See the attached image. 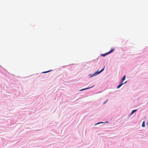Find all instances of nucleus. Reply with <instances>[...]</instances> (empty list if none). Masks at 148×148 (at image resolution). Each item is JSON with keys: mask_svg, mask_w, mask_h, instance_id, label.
Masks as SVG:
<instances>
[{"mask_svg": "<svg viewBox=\"0 0 148 148\" xmlns=\"http://www.w3.org/2000/svg\"><path fill=\"white\" fill-rule=\"evenodd\" d=\"M106 123H108V122H106Z\"/></svg>", "mask_w": 148, "mask_h": 148, "instance_id": "nucleus-13", "label": "nucleus"}, {"mask_svg": "<svg viewBox=\"0 0 148 148\" xmlns=\"http://www.w3.org/2000/svg\"><path fill=\"white\" fill-rule=\"evenodd\" d=\"M147 126L148 127V121H147Z\"/></svg>", "mask_w": 148, "mask_h": 148, "instance_id": "nucleus-11", "label": "nucleus"}, {"mask_svg": "<svg viewBox=\"0 0 148 148\" xmlns=\"http://www.w3.org/2000/svg\"><path fill=\"white\" fill-rule=\"evenodd\" d=\"M108 100L106 101L104 103V104L106 102V101H107Z\"/></svg>", "mask_w": 148, "mask_h": 148, "instance_id": "nucleus-12", "label": "nucleus"}, {"mask_svg": "<svg viewBox=\"0 0 148 148\" xmlns=\"http://www.w3.org/2000/svg\"><path fill=\"white\" fill-rule=\"evenodd\" d=\"M142 126L143 127H145V121H143V123L142 124Z\"/></svg>", "mask_w": 148, "mask_h": 148, "instance_id": "nucleus-6", "label": "nucleus"}, {"mask_svg": "<svg viewBox=\"0 0 148 148\" xmlns=\"http://www.w3.org/2000/svg\"><path fill=\"white\" fill-rule=\"evenodd\" d=\"M103 123V122H100L98 123H97V124H95V125H97V124H99L102 123Z\"/></svg>", "mask_w": 148, "mask_h": 148, "instance_id": "nucleus-10", "label": "nucleus"}, {"mask_svg": "<svg viewBox=\"0 0 148 148\" xmlns=\"http://www.w3.org/2000/svg\"><path fill=\"white\" fill-rule=\"evenodd\" d=\"M126 82H125L124 83L123 82V81H122V80H121V81L120 82V84H121L122 86L123 84H124Z\"/></svg>", "mask_w": 148, "mask_h": 148, "instance_id": "nucleus-3", "label": "nucleus"}, {"mask_svg": "<svg viewBox=\"0 0 148 148\" xmlns=\"http://www.w3.org/2000/svg\"><path fill=\"white\" fill-rule=\"evenodd\" d=\"M137 110H133L132 111V112L131 114V115H132L133 113H134V112H136L137 111Z\"/></svg>", "mask_w": 148, "mask_h": 148, "instance_id": "nucleus-4", "label": "nucleus"}, {"mask_svg": "<svg viewBox=\"0 0 148 148\" xmlns=\"http://www.w3.org/2000/svg\"><path fill=\"white\" fill-rule=\"evenodd\" d=\"M104 67L100 71L98 72V71H97L94 74V75H96L99 74V73H101L102 71L104 70Z\"/></svg>", "mask_w": 148, "mask_h": 148, "instance_id": "nucleus-2", "label": "nucleus"}, {"mask_svg": "<svg viewBox=\"0 0 148 148\" xmlns=\"http://www.w3.org/2000/svg\"><path fill=\"white\" fill-rule=\"evenodd\" d=\"M125 77H125V75H124L123 76V78L122 79H121V80H122V81H124V80H125Z\"/></svg>", "mask_w": 148, "mask_h": 148, "instance_id": "nucleus-5", "label": "nucleus"}, {"mask_svg": "<svg viewBox=\"0 0 148 148\" xmlns=\"http://www.w3.org/2000/svg\"><path fill=\"white\" fill-rule=\"evenodd\" d=\"M122 86L121 85V84H119V85H118L117 87V88H120L121 86Z\"/></svg>", "mask_w": 148, "mask_h": 148, "instance_id": "nucleus-7", "label": "nucleus"}, {"mask_svg": "<svg viewBox=\"0 0 148 148\" xmlns=\"http://www.w3.org/2000/svg\"><path fill=\"white\" fill-rule=\"evenodd\" d=\"M114 49H112L110 51L107 53H106L105 54H101V56H103V57H104L105 56H106L107 55L111 53V52H112L113 51H114Z\"/></svg>", "mask_w": 148, "mask_h": 148, "instance_id": "nucleus-1", "label": "nucleus"}, {"mask_svg": "<svg viewBox=\"0 0 148 148\" xmlns=\"http://www.w3.org/2000/svg\"><path fill=\"white\" fill-rule=\"evenodd\" d=\"M50 71H47L44 72H43L42 73H46L48 72H50Z\"/></svg>", "mask_w": 148, "mask_h": 148, "instance_id": "nucleus-9", "label": "nucleus"}, {"mask_svg": "<svg viewBox=\"0 0 148 148\" xmlns=\"http://www.w3.org/2000/svg\"><path fill=\"white\" fill-rule=\"evenodd\" d=\"M92 87L86 88L85 89H82L81 90H86V89H89V88H92Z\"/></svg>", "mask_w": 148, "mask_h": 148, "instance_id": "nucleus-8", "label": "nucleus"}]
</instances>
